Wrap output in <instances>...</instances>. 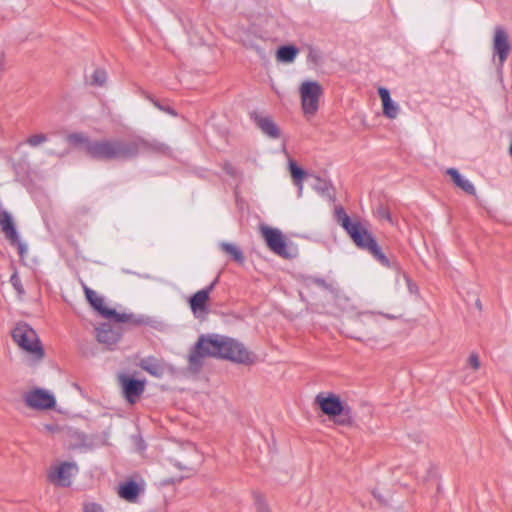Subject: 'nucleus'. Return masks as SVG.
I'll list each match as a JSON object with an SVG mask.
<instances>
[{
    "label": "nucleus",
    "instance_id": "ddd939ff",
    "mask_svg": "<svg viewBox=\"0 0 512 512\" xmlns=\"http://www.w3.org/2000/svg\"><path fill=\"white\" fill-rule=\"evenodd\" d=\"M218 278H216L209 286L197 291L189 299V306L196 317H203L208 314V301L210 293L213 291Z\"/></svg>",
    "mask_w": 512,
    "mask_h": 512
},
{
    "label": "nucleus",
    "instance_id": "2f4dec72",
    "mask_svg": "<svg viewBox=\"0 0 512 512\" xmlns=\"http://www.w3.org/2000/svg\"><path fill=\"white\" fill-rule=\"evenodd\" d=\"M329 183L325 180H322L320 178H316V184L314 185V188L316 191L324 194L329 190Z\"/></svg>",
    "mask_w": 512,
    "mask_h": 512
},
{
    "label": "nucleus",
    "instance_id": "4be33fe9",
    "mask_svg": "<svg viewBox=\"0 0 512 512\" xmlns=\"http://www.w3.org/2000/svg\"><path fill=\"white\" fill-rule=\"evenodd\" d=\"M447 174L452 178L453 182L464 192L469 195H475L476 190L474 185L466 178L462 177L457 169L449 168Z\"/></svg>",
    "mask_w": 512,
    "mask_h": 512
},
{
    "label": "nucleus",
    "instance_id": "9b49d317",
    "mask_svg": "<svg viewBox=\"0 0 512 512\" xmlns=\"http://www.w3.org/2000/svg\"><path fill=\"white\" fill-rule=\"evenodd\" d=\"M24 402L29 408L36 410H49L56 405L53 394L41 388H35L25 393Z\"/></svg>",
    "mask_w": 512,
    "mask_h": 512
},
{
    "label": "nucleus",
    "instance_id": "473e14b6",
    "mask_svg": "<svg viewBox=\"0 0 512 512\" xmlns=\"http://www.w3.org/2000/svg\"><path fill=\"white\" fill-rule=\"evenodd\" d=\"M83 512H103L101 505L96 503H85L83 506Z\"/></svg>",
    "mask_w": 512,
    "mask_h": 512
},
{
    "label": "nucleus",
    "instance_id": "dca6fc26",
    "mask_svg": "<svg viewBox=\"0 0 512 512\" xmlns=\"http://www.w3.org/2000/svg\"><path fill=\"white\" fill-rule=\"evenodd\" d=\"M511 48L512 47L507 31L501 26L495 27L493 35V51L494 54L498 57L499 63L501 65L508 58Z\"/></svg>",
    "mask_w": 512,
    "mask_h": 512
},
{
    "label": "nucleus",
    "instance_id": "412c9836",
    "mask_svg": "<svg viewBox=\"0 0 512 512\" xmlns=\"http://www.w3.org/2000/svg\"><path fill=\"white\" fill-rule=\"evenodd\" d=\"M139 367L155 377H161L164 373V364L155 357L149 356L139 362Z\"/></svg>",
    "mask_w": 512,
    "mask_h": 512
},
{
    "label": "nucleus",
    "instance_id": "cd10ccee",
    "mask_svg": "<svg viewBox=\"0 0 512 512\" xmlns=\"http://www.w3.org/2000/svg\"><path fill=\"white\" fill-rule=\"evenodd\" d=\"M47 141V136L43 133L34 134L27 138L26 143L31 147H37Z\"/></svg>",
    "mask_w": 512,
    "mask_h": 512
},
{
    "label": "nucleus",
    "instance_id": "c85d7f7f",
    "mask_svg": "<svg viewBox=\"0 0 512 512\" xmlns=\"http://www.w3.org/2000/svg\"><path fill=\"white\" fill-rule=\"evenodd\" d=\"M106 72L102 69H96L91 77L92 84L102 86L106 82Z\"/></svg>",
    "mask_w": 512,
    "mask_h": 512
},
{
    "label": "nucleus",
    "instance_id": "c9c22d12",
    "mask_svg": "<svg viewBox=\"0 0 512 512\" xmlns=\"http://www.w3.org/2000/svg\"><path fill=\"white\" fill-rule=\"evenodd\" d=\"M133 322L137 325H147L150 323V319L148 317L141 316V317L133 320Z\"/></svg>",
    "mask_w": 512,
    "mask_h": 512
},
{
    "label": "nucleus",
    "instance_id": "ea45409f",
    "mask_svg": "<svg viewBox=\"0 0 512 512\" xmlns=\"http://www.w3.org/2000/svg\"><path fill=\"white\" fill-rule=\"evenodd\" d=\"M155 105H156L159 109L164 110V111H166V112H168V113H170V114H172V115H175V112H174L172 109H170V108H163V107H161L158 103H155Z\"/></svg>",
    "mask_w": 512,
    "mask_h": 512
},
{
    "label": "nucleus",
    "instance_id": "aec40b11",
    "mask_svg": "<svg viewBox=\"0 0 512 512\" xmlns=\"http://www.w3.org/2000/svg\"><path fill=\"white\" fill-rule=\"evenodd\" d=\"M141 492L140 486L134 481H127L119 485L118 495L127 502L134 503Z\"/></svg>",
    "mask_w": 512,
    "mask_h": 512
},
{
    "label": "nucleus",
    "instance_id": "f3484780",
    "mask_svg": "<svg viewBox=\"0 0 512 512\" xmlns=\"http://www.w3.org/2000/svg\"><path fill=\"white\" fill-rule=\"evenodd\" d=\"M123 393L127 401L131 404L135 403L140 395L144 392L145 381L132 379L126 376L120 378Z\"/></svg>",
    "mask_w": 512,
    "mask_h": 512
},
{
    "label": "nucleus",
    "instance_id": "7ed1b4c3",
    "mask_svg": "<svg viewBox=\"0 0 512 512\" xmlns=\"http://www.w3.org/2000/svg\"><path fill=\"white\" fill-rule=\"evenodd\" d=\"M129 140L101 139L87 143V155L98 160H127L130 156Z\"/></svg>",
    "mask_w": 512,
    "mask_h": 512
},
{
    "label": "nucleus",
    "instance_id": "423d86ee",
    "mask_svg": "<svg viewBox=\"0 0 512 512\" xmlns=\"http://www.w3.org/2000/svg\"><path fill=\"white\" fill-rule=\"evenodd\" d=\"M299 93L304 114L315 115L323 94L321 85L317 81H304L299 88Z\"/></svg>",
    "mask_w": 512,
    "mask_h": 512
},
{
    "label": "nucleus",
    "instance_id": "4468645a",
    "mask_svg": "<svg viewBox=\"0 0 512 512\" xmlns=\"http://www.w3.org/2000/svg\"><path fill=\"white\" fill-rule=\"evenodd\" d=\"M116 324L103 323L96 328V339L100 344L105 345L108 349H112L122 336V328Z\"/></svg>",
    "mask_w": 512,
    "mask_h": 512
},
{
    "label": "nucleus",
    "instance_id": "f257e3e1",
    "mask_svg": "<svg viewBox=\"0 0 512 512\" xmlns=\"http://www.w3.org/2000/svg\"><path fill=\"white\" fill-rule=\"evenodd\" d=\"M337 216L341 226L359 248L367 250L382 265L389 266L388 258L382 253L374 237L361 222L352 221L342 208L337 210Z\"/></svg>",
    "mask_w": 512,
    "mask_h": 512
},
{
    "label": "nucleus",
    "instance_id": "f03ea898",
    "mask_svg": "<svg viewBox=\"0 0 512 512\" xmlns=\"http://www.w3.org/2000/svg\"><path fill=\"white\" fill-rule=\"evenodd\" d=\"M212 348L216 358L227 359L235 363L251 365L256 362V355L246 349L239 341L214 334L212 335Z\"/></svg>",
    "mask_w": 512,
    "mask_h": 512
},
{
    "label": "nucleus",
    "instance_id": "f8f14e48",
    "mask_svg": "<svg viewBox=\"0 0 512 512\" xmlns=\"http://www.w3.org/2000/svg\"><path fill=\"white\" fill-rule=\"evenodd\" d=\"M0 229L12 246H16L20 257L27 252L26 245L19 239L11 214L6 210H0Z\"/></svg>",
    "mask_w": 512,
    "mask_h": 512
},
{
    "label": "nucleus",
    "instance_id": "6e6552de",
    "mask_svg": "<svg viewBox=\"0 0 512 512\" xmlns=\"http://www.w3.org/2000/svg\"><path fill=\"white\" fill-rule=\"evenodd\" d=\"M259 230L267 247L273 253L283 258L291 257L286 238L279 229L262 224L260 225Z\"/></svg>",
    "mask_w": 512,
    "mask_h": 512
},
{
    "label": "nucleus",
    "instance_id": "2eb2a0df",
    "mask_svg": "<svg viewBox=\"0 0 512 512\" xmlns=\"http://www.w3.org/2000/svg\"><path fill=\"white\" fill-rule=\"evenodd\" d=\"M129 147L131 150V159L142 152L166 153L168 150L165 144L157 140H147L141 137H135L129 140Z\"/></svg>",
    "mask_w": 512,
    "mask_h": 512
},
{
    "label": "nucleus",
    "instance_id": "4c0bfd02",
    "mask_svg": "<svg viewBox=\"0 0 512 512\" xmlns=\"http://www.w3.org/2000/svg\"><path fill=\"white\" fill-rule=\"evenodd\" d=\"M309 58H310L313 62L317 63V62H318V59H319V54H318V52H317V51H315V50H311V51H310V53H309Z\"/></svg>",
    "mask_w": 512,
    "mask_h": 512
},
{
    "label": "nucleus",
    "instance_id": "bb28decb",
    "mask_svg": "<svg viewBox=\"0 0 512 512\" xmlns=\"http://www.w3.org/2000/svg\"><path fill=\"white\" fill-rule=\"evenodd\" d=\"M67 141L71 145H84L85 152L87 153V143H92L88 137L83 133H71L67 136Z\"/></svg>",
    "mask_w": 512,
    "mask_h": 512
},
{
    "label": "nucleus",
    "instance_id": "393cba45",
    "mask_svg": "<svg viewBox=\"0 0 512 512\" xmlns=\"http://www.w3.org/2000/svg\"><path fill=\"white\" fill-rule=\"evenodd\" d=\"M220 248L223 252L228 254L235 262L240 264L244 262L245 257L238 246L232 243L222 242L220 243Z\"/></svg>",
    "mask_w": 512,
    "mask_h": 512
},
{
    "label": "nucleus",
    "instance_id": "a878e982",
    "mask_svg": "<svg viewBox=\"0 0 512 512\" xmlns=\"http://www.w3.org/2000/svg\"><path fill=\"white\" fill-rule=\"evenodd\" d=\"M303 283L306 287H311L312 285H316L322 289L328 290V291H334V285L332 282H327L323 278L319 277H313V276H307L304 278Z\"/></svg>",
    "mask_w": 512,
    "mask_h": 512
},
{
    "label": "nucleus",
    "instance_id": "39448f33",
    "mask_svg": "<svg viewBox=\"0 0 512 512\" xmlns=\"http://www.w3.org/2000/svg\"><path fill=\"white\" fill-rule=\"evenodd\" d=\"M314 402L324 415L329 418L338 417L336 420L337 424H352V409L341 400L339 395L332 392H321L316 395Z\"/></svg>",
    "mask_w": 512,
    "mask_h": 512
},
{
    "label": "nucleus",
    "instance_id": "20e7f679",
    "mask_svg": "<svg viewBox=\"0 0 512 512\" xmlns=\"http://www.w3.org/2000/svg\"><path fill=\"white\" fill-rule=\"evenodd\" d=\"M14 343L34 362L44 357V349L36 331L27 323L19 322L11 331Z\"/></svg>",
    "mask_w": 512,
    "mask_h": 512
},
{
    "label": "nucleus",
    "instance_id": "f704fd0d",
    "mask_svg": "<svg viewBox=\"0 0 512 512\" xmlns=\"http://www.w3.org/2000/svg\"><path fill=\"white\" fill-rule=\"evenodd\" d=\"M11 284L14 286V288L21 294L23 293V287L21 285L20 279L17 276V274H13L10 278Z\"/></svg>",
    "mask_w": 512,
    "mask_h": 512
},
{
    "label": "nucleus",
    "instance_id": "b1692460",
    "mask_svg": "<svg viewBox=\"0 0 512 512\" xmlns=\"http://www.w3.org/2000/svg\"><path fill=\"white\" fill-rule=\"evenodd\" d=\"M288 165L292 180L294 184L298 187L299 195H301L303 190L302 182L304 177L306 176V172L302 168L298 167L295 161H293L292 159L289 160Z\"/></svg>",
    "mask_w": 512,
    "mask_h": 512
},
{
    "label": "nucleus",
    "instance_id": "6ab92c4d",
    "mask_svg": "<svg viewBox=\"0 0 512 512\" xmlns=\"http://www.w3.org/2000/svg\"><path fill=\"white\" fill-rule=\"evenodd\" d=\"M378 94L382 101L384 116L389 119H395L399 114V106L391 99L388 89L380 87Z\"/></svg>",
    "mask_w": 512,
    "mask_h": 512
},
{
    "label": "nucleus",
    "instance_id": "a211bd4d",
    "mask_svg": "<svg viewBox=\"0 0 512 512\" xmlns=\"http://www.w3.org/2000/svg\"><path fill=\"white\" fill-rule=\"evenodd\" d=\"M253 119L257 127L268 137L277 139L281 136L279 127L271 117L255 114Z\"/></svg>",
    "mask_w": 512,
    "mask_h": 512
},
{
    "label": "nucleus",
    "instance_id": "c756f323",
    "mask_svg": "<svg viewBox=\"0 0 512 512\" xmlns=\"http://www.w3.org/2000/svg\"><path fill=\"white\" fill-rule=\"evenodd\" d=\"M376 215L379 219L386 220V221L390 222L391 224H393L391 214L387 208L379 207L376 211Z\"/></svg>",
    "mask_w": 512,
    "mask_h": 512
},
{
    "label": "nucleus",
    "instance_id": "7c9ffc66",
    "mask_svg": "<svg viewBox=\"0 0 512 512\" xmlns=\"http://www.w3.org/2000/svg\"><path fill=\"white\" fill-rule=\"evenodd\" d=\"M361 322H375L377 320L378 314L374 312H362L358 315Z\"/></svg>",
    "mask_w": 512,
    "mask_h": 512
},
{
    "label": "nucleus",
    "instance_id": "72a5a7b5",
    "mask_svg": "<svg viewBox=\"0 0 512 512\" xmlns=\"http://www.w3.org/2000/svg\"><path fill=\"white\" fill-rule=\"evenodd\" d=\"M468 364L474 369L477 370L480 367V360L477 354L472 353L468 358Z\"/></svg>",
    "mask_w": 512,
    "mask_h": 512
},
{
    "label": "nucleus",
    "instance_id": "0eeeda50",
    "mask_svg": "<svg viewBox=\"0 0 512 512\" xmlns=\"http://www.w3.org/2000/svg\"><path fill=\"white\" fill-rule=\"evenodd\" d=\"M212 342V335H202L198 338L188 356V368L190 371L198 372L202 368L205 358L216 357L211 345Z\"/></svg>",
    "mask_w": 512,
    "mask_h": 512
},
{
    "label": "nucleus",
    "instance_id": "9d476101",
    "mask_svg": "<svg viewBox=\"0 0 512 512\" xmlns=\"http://www.w3.org/2000/svg\"><path fill=\"white\" fill-rule=\"evenodd\" d=\"M78 472V466L75 462H61L50 468L47 477L48 480L56 486L69 487L72 477Z\"/></svg>",
    "mask_w": 512,
    "mask_h": 512
},
{
    "label": "nucleus",
    "instance_id": "1a4fd4ad",
    "mask_svg": "<svg viewBox=\"0 0 512 512\" xmlns=\"http://www.w3.org/2000/svg\"><path fill=\"white\" fill-rule=\"evenodd\" d=\"M83 288L87 301L101 316L114 320L118 323L131 321L132 315L117 313L116 310L105 306L104 298L100 296L96 291L90 289L86 285H84Z\"/></svg>",
    "mask_w": 512,
    "mask_h": 512
},
{
    "label": "nucleus",
    "instance_id": "5701e85b",
    "mask_svg": "<svg viewBox=\"0 0 512 512\" xmlns=\"http://www.w3.org/2000/svg\"><path fill=\"white\" fill-rule=\"evenodd\" d=\"M299 50L292 45L281 46L276 53V58L280 62L284 63H292L296 56L298 55Z\"/></svg>",
    "mask_w": 512,
    "mask_h": 512
},
{
    "label": "nucleus",
    "instance_id": "58836bf2",
    "mask_svg": "<svg viewBox=\"0 0 512 512\" xmlns=\"http://www.w3.org/2000/svg\"><path fill=\"white\" fill-rule=\"evenodd\" d=\"M224 169L226 170V172L230 175H234L235 171H234V167L231 165V164H225V167Z\"/></svg>",
    "mask_w": 512,
    "mask_h": 512
},
{
    "label": "nucleus",
    "instance_id": "e433bc0d",
    "mask_svg": "<svg viewBox=\"0 0 512 512\" xmlns=\"http://www.w3.org/2000/svg\"><path fill=\"white\" fill-rule=\"evenodd\" d=\"M257 512H271L269 507L264 502H259L257 505Z\"/></svg>",
    "mask_w": 512,
    "mask_h": 512
}]
</instances>
